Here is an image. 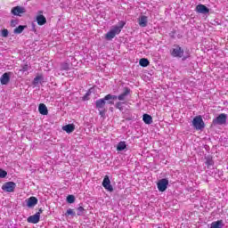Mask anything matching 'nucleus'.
I'll list each match as a JSON object with an SVG mask.
<instances>
[{
  "mask_svg": "<svg viewBox=\"0 0 228 228\" xmlns=\"http://www.w3.org/2000/svg\"><path fill=\"white\" fill-rule=\"evenodd\" d=\"M126 26L125 21H119L118 25L113 26L111 29L105 35L106 40H113L114 37H117V35H119L120 31H122V28Z\"/></svg>",
  "mask_w": 228,
  "mask_h": 228,
  "instance_id": "f257e3e1",
  "label": "nucleus"
},
{
  "mask_svg": "<svg viewBox=\"0 0 228 228\" xmlns=\"http://www.w3.org/2000/svg\"><path fill=\"white\" fill-rule=\"evenodd\" d=\"M192 126L194 129L197 131H202L204 127H206V125L204 124V120L202 119L201 116H196L192 120Z\"/></svg>",
  "mask_w": 228,
  "mask_h": 228,
  "instance_id": "f03ea898",
  "label": "nucleus"
},
{
  "mask_svg": "<svg viewBox=\"0 0 228 228\" xmlns=\"http://www.w3.org/2000/svg\"><path fill=\"white\" fill-rule=\"evenodd\" d=\"M227 123V115L226 114H220L218 117H216L214 120H213V124L215 126L218 125V126H224V124Z\"/></svg>",
  "mask_w": 228,
  "mask_h": 228,
  "instance_id": "7ed1b4c3",
  "label": "nucleus"
},
{
  "mask_svg": "<svg viewBox=\"0 0 228 228\" xmlns=\"http://www.w3.org/2000/svg\"><path fill=\"white\" fill-rule=\"evenodd\" d=\"M26 12V8L22 6H15L11 10V13L16 17H22Z\"/></svg>",
  "mask_w": 228,
  "mask_h": 228,
  "instance_id": "20e7f679",
  "label": "nucleus"
},
{
  "mask_svg": "<svg viewBox=\"0 0 228 228\" xmlns=\"http://www.w3.org/2000/svg\"><path fill=\"white\" fill-rule=\"evenodd\" d=\"M16 186H17V184H15V183L7 182L2 186V190L4 191H7L8 193H12V192L15 191Z\"/></svg>",
  "mask_w": 228,
  "mask_h": 228,
  "instance_id": "39448f33",
  "label": "nucleus"
},
{
  "mask_svg": "<svg viewBox=\"0 0 228 228\" xmlns=\"http://www.w3.org/2000/svg\"><path fill=\"white\" fill-rule=\"evenodd\" d=\"M183 54L184 50L179 45L175 46L171 52V55L174 56V58H183Z\"/></svg>",
  "mask_w": 228,
  "mask_h": 228,
  "instance_id": "423d86ee",
  "label": "nucleus"
},
{
  "mask_svg": "<svg viewBox=\"0 0 228 228\" xmlns=\"http://www.w3.org/2000/svg\"><path fill=\"white\" fill-rule=\"evenodd\" d=\"M159 191H165L168 188V181L167 178L159 180L157 183Z\"/></svg>",
  "mask_w": 228,
  "mask_h": 228,
  "instance_id": "0eeeda50",
  "label": "nucleus"
},
{
  "mask_svg": "<svg viewBox=\"0 0 228 228\" xmlns=\"http://www.w3.org/2000/svg\"><path fill=\"white\" fill-rule=\"evenodd\" d=\"M102 186L107 190V191H113V186L111 185V181L110 180V176L105 175L103 182H102Z\"/></svg>",
  "mask_w": 228,
  "mask_h": 228,
  "instance_id": "6e6552de",
  "label": "nucleus"
},
{
  "mask_svg": "<svg viewBox=\"0 0 228 228\" xmlns=\"http://www.w3.org/2000/svg\"><path fill=\"white\" fill-rule=\"evenodd\" d=\"M196 12L197 13H202L203 15H206L209 13V8L202 4H200L196 6Z\"/></svg>",
  "mask_w": 228,
  "mask_h": 228,
  "instance_id": "1a4fd4ad",
  "label": "nucleus"
},
{
  "mask_svg": "<svg viewBox=\"0 0 228 228\" xmlns=\"http://www.w3.org/2000/svg\"><path fill=\"white\" fill-rule=\"evenodd\" d=\"M28 208H35L38 204V199L32 196L25 200Z\"/></svg>",
  "mask_w": 228,
  "mask_h": 228,
  "instance_id": "9d476101",
  "label": "nucleus"
},
{
  "mask_svg": "<svg viewBox=\"0 0 228 228\" xmlns=\"http://www.w3.org/2000/svg\"><path fill=\"white\" fill-rule=\"evenodd\" d=\"M149 18L145 15H142L138 18V24L141 28H147Z\"/></svg>",
  "mask_w": 228,
  "mask_h": 228,
  "instance_id": "9b49d317",
  "label": "nucleus"
},
{
  "mask_svg": "<svg viewBox=\"0 0 228 228\" xmlns=\"http://www.w3.org/2000/svg\"><path fill=\"white\" fill-rule=\"evenodd\" d=\"M10 76H12V72L4 73L0 78L1 85H8L10 83Z\"/></svg>",
  "mask_w": 228,
  "mask_h": 228,
  "instance_id": "f8f14e48",
  "label": "nucleus"
},
{
  "mask_svg": "<svg viewBox=\"0 0 228 228\" xmlns=\"http://www.w3.org/2000/svg\"><path fill=\"white\" fill-rule=\"evenodd\" d=\"M28 224H38L40 222V212L36 213L33 216H30L28 218Z\"/></svg>",
  "mask_w": 228,
  "mask_h": 228,
  "instance_id": "ddd939ff",
  "label": "nucleus"
},
{
  "mask_svg": "<svg viewBox=\"0 0 228 228\" xmlns=\"http://www.w3.org/2000/svg\"><path fill=\"white\" fill-rule=\"evenodd\" d=\"M131 94V89L126 87L125 91L118 96V101H126V97Z\"/></svg>",
  "mask_w": 228,
  "mask_h": 228,
  "instance_id": "4468645a",
  "label": "nucleus"
},
{
  "mask_svg": "<svg viewBox=\"0 0 228 228\" xmlns=\"http://www.w3.org/2000/svg\"><path fill=\"white\" fill-rule=\"evenodd\" d=\"M37 22L38 26H44V24L47 23V19L45 18V16L39 14L37 16Z\"/></svg>",
  "mask_w": 228,
  "mask_h": 228,
  "instance_id": "2eb2a0df",
  "label": "nucleus"
},
{
  "mask_svg": "<svg viewBox=\"0 0 228 228\" xmlns=\"http://www.w3.org/2000/svg\"><path fill=\"white\" fill-rule=\"evenodd\" d=\"M75 129H76V126H74V124H69L62 126V130L66 131L69 134V133H74Z\"/></svg>",
  "mask_w": 228,
  "mask_h": 228,
  "instance_id": "dca6fc26",
  "label": "nucleus"
},
{
  "mask_svg": "<svg viewBox=\"0 0 228 228\" xmlns=\"http://www.w3.org/2000/svg\"><path fill=\"white\" fill-rule=\"evenodd\" d=\"M210 228H224V221L218 220L212 222L210 224Z\"/></svg>",
  "mask_w": 228,
  "mask_h": 228,
  "instance_id": "f3484780",
  "label": "nucleus"
},
{
  "mask_svg": "<svg viewBox=\"0 0 228 228\" xmlns=\"http://www.w3.org/2000/svg\"><path fill=\"white\" fill-rule=\"evenodd\" d=\"M96 108L98 110H102V108H104V106H106V100L103 98V99H99L96 101Z\"/></svg>",
  "mask_w": 228,
  "mask_h": 228,
  "instance_id": "a211bd4d",
  "label": "nucleus"
},
{
  "mask_svg": "<svg viewBox=\"0 0 228 228\" xmlns=\"http://www.w3.org/2000/svg\"><path fill=\"white\" fill-rule=\"evenodd\" d=\"M38 111L41 115H47L48 113L47 106H45V104L44 103L39 104Z\"/></svg>",
  "mask_w": 228,
  "mask_h": 228,
  "instance_id": "6ab92c4d",
  "label": "nucleus"
},
{
  "mask_svg": "<svg viewBox=\"0 0 228 228\" xmlns=\"http://www.w3.org/2000/svg\"><path fill=\"white\" fill-rule=\"evenodd\" d=\"M127 148V144H126V142L124 141H121L118 143V146H117V151L118 152H122V151H125V149Z\"/></svg>",
  "mask_w": 228,
  "mask_h": 228,
  "instance_id": "aec40b11",
  "label": "nucleus"
},
{
  "mask_svg": "<svg viewBox=\"0 0 228 228\" xmlns=\"http://www.w3.org/2000/svg\"><path fill=\"white\" fill-rule=\"evenodd\" d=\"M142 120L144 124H152V117L149 114H144L142 116Z\"/></svg>",
  "mask_w": 228,
  "mask_h": 228,
  "instance_id": "412c9836",
  "label": "nucleus"
},
{
  "mask_svg": "<svg viewBox=\"0 0 228 228\" xmlns=\"http://www.w3.org/2000/svg\"><path fill=\"white\" fill-rule=\"evenodd\" d=\"M24 29H26V26L20 25L18 28H14L13 33L15 35H20Z\"/></svg>",
  "mask_w": 228,
  "mask_h": 228,
  "instance_id": "4be33fe9",
  "label": "nucleus"
},
{
  "mask_svg": "<svg viewBox=\"0 0 228 228\" xmlns=\"http://www.w3.org/2000/svg\"><path fill=\"white\" fill-rule=\"evenodd\" d=\"M149 60L148 59H145V58H142L139 61V65H141V67H149Z\"/></svg>",
  "mask_w": 228,
  "mask_h": 228,
  "instance_id": "5701e85b",
  "label": "nucleus"
},
{
  "mask_svg": "<svg viewBox=\"0 0 228 228\" xmlns=\"http://www.w3.org/2000/svg\"><path fill=\"white\" fill-rule=\"evenodd\" d=\"M65 216H76V212H74V209L69 208L66 213L64 214Z\"/></svg>",
  "mask_w": 228,
  "mask_h": 228,
  "instance_id": "b1692460",
  "label": "nucleus"
},
{
  "mask_svg": "<svg viewBox=\"0 0 228 228\" xmlns=\"http://www.w3.org/2000/svg\"><path fill=\"white\" fill-rule=\"evenodd\" d=\"M77 216H83V215H85V208L78 207L77 208Z\"/></svg>",
  "mask_w": 228,
  "mask_h": 228,
  "instance_id": "393cba45",
  "label": "nucleus"
},
{
  "mask_svg": "<svg viewBox=\"0 0 228 228\" xmlns=\"http://www.w3.org/2000/svg\"><path fill=\"white\" fill-rule=\"evenodd\" d=\"M110 99H112V101H115L116 99H118V96H117V95H112V94H107V95L104 97V100H105V101H110Z\"/></svg>",
  "mask_w": 228,
  "mask_h": 228,
  "instance_id": "a878e982",
  "label": "nucleus"
},
{
  "mask_svg": "<svg viewBox=\"0 0 228 228\" xmlns=\"http://www.w3.org/2000/svg\"><path fill=\"white\" fill-rule=\"evenodd\" d=\"M67 202H69V204H74V202H76V198L74 195H69L67 197Z\"/></svg>",
  "mask_w": 228,
  "mask_h": 228,
  "instance_id": "bb28decb",
  "label": "nucleus"
},
{
  "mask_svg": "<svg viewBox=\"0 0 228 228\" xmlns=\"http://www.w3.org/2000/svg\"><path fill=\"white\" fill-rule=\"evenodd\" d=\"M43 77L42 76H37L34 78L33 85L37 86L42 81Z\"/></svg>",
  "mask_w": 228,
  "mask_h": 228,
  "instance_id": "cd10ccee",
  "label": "nucleus"
},
{
  "mask_svg": "<svg viewBox=\"0 0 228 228\" xmlns=\"http://www.w3.org/2000/svg\"><path fill=\"white\" fill-rule=\"evenodd\" d=\"M123 104H124V102H118L116 103V108H117L118 110H119L120 111H122V110H124Z\"/></svg>",
  "mask_w": 228,
  "mask_h": 228,
  "instance_id": "c85d7f7f",
  "label": "nucleus"
},
{
  "mask_svg": "<svg viewBox=\"0 0 228 228\" xmlns=\"http://www.w3.org/2000/svg\"><path fill=\"white\" fill-rule=\"evenodd\" d=\"M1 35H2V37H4V38H6L9 35L8 29H6V28L2 29Z\"/></svg>",
  "mask_w": 228,
  "mask_h": 228,
  "instance_id": "c756f323",
  "label": "nucleus"
},
{
  "mask_svg": "<svg viewBox=\"0 0 228 228\" xmlns=\"http://www.w3.org/2000/svg\"><path fill=\"white\" fill-rule=\"evenodd\" d=\"M6 175H8V173L0 168V178L4 179V177H6Z\"/></svg>",
  "mask_w": 228,
  "mask_h": 228,
  "instance_id": "7c9ffc66",
  "label": "nucleus"
},
{
  "mask_svg": "<svg viewBox=\"0 0 228 228\" xmlns=\"http://www.w3.org/2000/svg\"><path fill=\"white\" fill-rule=\"evenodd\" d=\"M61 70H69V63L63 62V63L61 65Z\"/></svg>",
  "mask_w": 228,
  "mask_h": 228,
  "instance_id": "2f4dec72",
  "label": "nucleus"
},
{
  "mask_svg": "<svg viewBox=\"0 0 228 228\" xmlns=\"http://www.w3.org/2000/svg\"><path fill=\"white\" fill-rule=\"evenodd\" d=\"M20 72H28V65H24L20 69Z\"/></svg>",
  "mask_w": 228,
  "mask_h": 228,
  "instance_id": "473e14b6",
  "label": "nucleus"
},
{
  "mask_svg": "<svg viewBox=\"0 0 228 228\" xmlns=\"http://www.w3.org/2000/svg\"><path fill=\"white\" fill-rule=\"evenodd\" d=\"M16 25H17V20H12L11 21V26H12V28H15Z\"/></svg>",
  "mask_w": 228,
  "mask_h": 228,
  "instance_id": "72a5a7b5",
  "label": "nucleus"
},
{
  "mask_svg": "<svg viewBox=\"0 0 228 228\" xmlns=\"http://www.w3.org/2000/svg\"><path fill=\"white\" fill-rule=\"evenodd\" d=\"M88 95H90V93H87L85 96H84V101H88Z\"/></svg>",
  "mask_w": 228,
  "mask_h": 228,
  "instance_id": "f704fd0d",
  "label": "nucleus"
},
{
  "mask_svg": "<svg viewBox=\"0 0 228 228\" xmlns=\"http://www.w3.org/2000/svg\"><path fill=\"white\" fill-rule=\"evenodd\" d=\"M100 115H101V117H104V111L100 110Z\"/></svg>",
  "mask_w": 228,
  "mask_h": 228,
  "instance_id": "c9c22d12",
  "label": "nucleus"
},
{
  "mask_svg": "<svg viewBox=\"0 0 228 228\" xmlns=\"http://www.w3.org/2000/svg\"><path fill=\"white\" fill-rule=\"evenodd\" d=\"M109 104H113V102H109Z\"/></svg>",
  "mask_w": 228,
  "mask_h": 228,
  "instance_id": "e433bc0d",
  "label": "nucleus"
}]
</instances>
